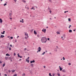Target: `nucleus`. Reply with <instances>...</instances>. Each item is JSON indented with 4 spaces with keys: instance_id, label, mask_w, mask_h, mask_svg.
<instances>
[{
    "instance_id": "nucleus-56",
    "label": "nucleus",
    "mask_w": 76,
    "mask_h": 76,
    "mask_svg": "<svg viewBox=\"0 0 76 76\" xmlns=\"http://www.w3.org/2000/svg\"><path fill=\"white\" fill-rule=\"evenodd\" d=\"M20 60H21V59H19V61H20Z\"/></svg>"
},
{
    "instance_id": "nucleus-50",
    "label": "nucleus",
    "mask_w": 76,
    "mask_h": 76,
    "mask_svg": "<svg viewBox=\"0 0 76 76\" xmlns=\"http://www.w3.org/2000/svg\"><path fill=\"white\" fill-rule=\"evenodd\" d=\"M15 42H17V40H16V39L15 40Z\"/></svg>"
},
{
    "instance_id": "nucleus-57",
    "label": "nucleus",
    "mask_w": 76,
    "mask_h": 76,
    "mask_svg": "<svg viewBox=\"0 0 76 76\" xmlns=\"http://www.w3.org/2000/svg\"><path fill=\"white\" fill-rule=\"evenodd\" d=\"M27 36L28 38V37H29V36H28H28Z\"/></svg>"
},
{
    "instance_id": "nucleus-29",
    "label": "nucleus",
    "mask_w": 76,
    "mask_h": 76,
    "mask_svg": "<svg viewBox=\"0 0 76 76\" xmlns=\"http://www.w3.org/2000/svg\"><path fill=\"white\" fill-rule=\"evenodd\" d=\"M5 66V64H4L3 65V67H4Z\"/></svg>"
},
{
    "instance_id": "nucleus-8",
    "label": "nucleus",
    "mask_w": 76,
    "mask_h": 76,
    "mask_svg": "<svg viewBox=\"0 0 76 76\" xmlns=\"http://www.w3.org/2000/svg\"><path fill=\"white\" fill-rule=\"evenodd\" d=\"M25 36H28V33H27V32H26L25 33Z\"/></svg>"
},
{
    "instance_id": "nucleus-60",
    "label": "nucleus",
    "mask_w": 76,
    "mask_h": 76,
    "mask_svg": "<svg viewBox=\"0 0 76 76\" xmlns=\"http://www.w3.org/2000/svg\"><path fill=\"white\" fill-rule=\"evenodd\" d=\"M45 52H46V53L47 52V50H46V51H45Z\"/></svg>"
},
{
    "instance_id": "nucleus-46",
    "label": "nucleus",
    "mask_w": 76,
    "mask_h": 76,
    "mask_svg": "<svg viewBox=\"0 0 76 76\" xmlns=\"http://www.w3.org/2000/svg\"><path fill=\"white\" fill-rule=\"evenodd\" d=\"M0 63H2V62L1 61H0Z\"/></svg>"
},
{
    "instance_id": "nucleus-24",
    "label": "nucleus",
    "mask_w": 76,
    "mask_h": 76,
    "mask_svg": "<svg viewBox=\"0 0 76 76\" xmlns=\"http://www.w3.org/2000/svg\"><path fill=\"white\" fill-rule=\"evenodd\" d=\"M44 54H45V52H43V53H42V55H44Z\"/></svg>"
},
{
    "instance_id": "nucleus-12",
    "label": "nucleus",
    "mask_w": 76,
    "mask_h": 76,
    "mask_svg": "<svg viewBox=\"0 0 76 76\" xmlns=\"http://www.w3.org/2000/svg\"><path fill=\"white\" fill-rule=\"evenodd\" d=\"M23 2H24V3H26V0H23Z\"/></svg>"
},
{
    "instance_id": "nucleus-39",
    "label": "nucleus",
    "mask_w": 76,
    "mask_h": 76,
    "mask_svg": "<svg viewBox=\"0 0 76 76\" xmlns=\"http://www.w3.org/2000/svg\"><path fill=\"white\" fill-rule=\"evenodd\" d=\"M13 76H17V75L15 74Z\"/></svg>"
},
{
    "instance_id": "nucleus-37",
    "label": "nucleus",
    "mask_w": 76,
    "mask_h": 76,
    "mask_svg": "<svg viewBox=\"0 0 76 76\" xmlns=\"http://www.w3.org/2000/svg\"><path fill=\"white\" fill-rule=\"evenodd\" d=\"M57 33L58 34H60L59 32H57Z\"/></svg>"
},
{
    "instance_id": "nucleus-35",
    "label": "nucleus",
    "mask_w": 76,
    "mask_h": 76,
    "mask_svg": "<svg viewBox=\"0 0 76 76\" xmlns=\"http://www.w3.org/2000/svg\"><path fill=\"white\" fill-rule=\"evenodd\" d=\"M48 9H49V10H51V9L50 8V7H48Z\"/></svg>"
},
{
    "instance_id": "nucleus-13",
    "label": "nucleus",
    "mask_w": 76,
    "mask_h": 76,
    "mask_svg": "<svg viewBox=\"0 0 76 76\" xmlns=\"http://www.w3.org/2000/svg\"><path fill=\"white\" fill-rule=\"evenodd\" d=\"M5 32V31H4L3 32H3H1V34H4V33Z\"/></svg>"
},
{
    "instance_id": "nucleus-20",
    "label": "nucleus",
    "mask_w": 76,
    "mask_h": 76,
    "mask_svg": "<svg viewBox=\"0 0 76 76\" xmlns=\"http://www.w3.org/2000/svg\"><path fill=\"white\" fill-rule=\"evenodd\" d=\"M62 70V68L61 67H60V71H61V70Z\"/></svg>"
},
{
    "instance_id": "nucleus-45",
    "label": "nucleus",
    "mask_w": 76,
    "mask_h": 76,
    "mask_svg": "<svg viewBox=\"0 0 76 76\" xmlns=\"http://www.w3.org/2000/svg\"><path fill=\"white\" fill-rule=\"evenodd\" d=\"M10 38H11V39H13V37H10Z\"/></svg>"
},
{
    "instance_id": "nucleus-58",
    "label": "nucleus",
    "mask_w": 76,
    "mask_h": 76,
    "mask_svg": "<svg viewBox=\"0 0 76 76\" xmlns=\"http://www.w3.org/2000/svg\"><path fill=\"white\" fill-rule=\"evenodd\" d=\"M46 28H48V26Z\"/></svg>"
},
{
    "instance_id": "nucleus-17",
    "label": "nucleus",
    "mask_w": 76,
    "mask_h": 76,
    "mask_svg": "<svg viewBox=\"0 0 76 76\" xmlns=\"http://www.w3.org/2000/svg\"><path fill=\"white\" fill-rule=\"evenodd\" d=\"M57 75L58 76H60V75L59 73H57Z\"/></svg>"
},
{
    "instance_id": "nucleus-44",
    "label": "nucleus",
    "mask_w": 76,
    "mask_h": 76,
    "mask_svg": "<svg viewBox=\"0 0 76 76\" xmlns=\"http://www.w3.org/2000/svg\"><path fill=\"white\" fill-rule=\"evenodd\" d=\"M14 56H16V53H14Z\"/></svg>"
},
{
    "instance_id": "nucleus-4",
    "label": "nucleus",
    "mask_w": 76,
    "mask_h": 76,
    "mask_svg": "<svg viewBox=\"0 0 76 76\" xmlns=\"http://www.w3.org/2000/svg\"><path fill=\"white\" fill-rule=\"evenodd\" d=\"M35 63V61L34 60L30 61V63Z\"/></svg>"
},
{
    "instance_id": "nucleus-7",
    "label": "nucleus",
    "mask_w": 76,
    "mask_h": 76,
    "mask_svg": "<svg viewBox=\"0 0 76 76\" xmlns=\"http://www.w3.org/2000/svg\"><path fill=\"white\" fill-rule=\"evenodd\" d=\"M3 37H4V35H1V37L0 36V38H3Z\"/></svg>"
},
{
    "instance_id": "nucleus-3",
    "label": "nucleus",
    "mask_w": 76,
    "mask_h": 76,
    "mask_svg": "<svg viewBox=\"0 0 76 76\" xmlns=\"http://www.w3.org/2000/svg\"><path fill=\"white\" fill-rule=\"evenodd\" d=\"M17 55H18V58L20 57V58H22V57L21 56L19 55V53H18Z\"/></svg>"
},
{
    "instance_id": "nucleus-27",
    "label": "nucleus",
    "mask_w": 76,
    "mask_h": 76,
    "mask_svg": "<svg viewBox=\"0 0 76 76\" xmlns=\"http://www.w3.org/2000/svg\"><path fill=\"white\" fill-rule=\"evenodd\" d=\"M68 19L69 20L68 21H70V20H71L70 18H68Z\"/></svg>"
},
{
    "instance_id": "nucleus-21",
    "label": "nucleus",
    "mask_w": 76,
    "mask_h": 76,
    "mask_svg": "<svg viewBox=\"0 0 76 76\" xmlns=\"http://www.w3.org/2000/svg\"><path fill=\"white\" fill-rule=\"evenodd\" d=\"M5 60H7V59L8 58V57H5Z\"/></svg>"
},
{
    "instance_id": "nucleus-30",
    "label": "nucleus",
    "mask_w": 76,
    "mask_h": 76,
    "mask_svg": "<svg viewBox=\"0 0 76 76\" xmlns=\"http://www.w3.org/2000/svg\"><path fill=\"white\" fill-rule=\"evenodd\" d=\"M8 55H9V54H8V53H7V54H6V56H8Z\"/></svg>"
},
{
    "instance_id": "nucleus-9",
    "label": "nucleus",
    "mask_w": 76,
    "mask_h": 76,
    "mask_svg": "<svg viewBox=\"0 0 76 76\" xmlns=\"http://www.w3.org/2000/svg\"><path fill=\"white\" fill-rule=\"evenodd\" d=\"M0 23H2L3 22V20H2V19H0Z\"/></svg>"
},
{
    "instance_id": "nucleus-15",
    "label": "nucleus",
    "mask_w": 76,
    "mask_h": 76,
    "mask_svg": "<svg viewBox=\"0 0 76 76\" xmlns=\"http://www.w3.org/2000/svg\"><path fill=\"white\" fill-rule=\"evenodd\" d=\"M37 37L38 38H39V37H40V35L39 34H38L37 35Z\"/></svg>"
},
{
    "instance_id": "nucleus-26",
    "label": "nucleus",
    "mask_w": 76,
    "mask_h": 76,
    "mask_svg": "<svg viewBox=\"0 0 76 76\" xmlns=\"http://www.w3.org/2000/svg\"><path fill=\"white\" fill-rule=\"evenodd\" d=\"M71 26H72L71 25H70L69 27V28H70V27H71Z\"/></svg>"
},
{
    "instance_id": "nucleus-6",
    "label": "nucleus",
    "mask_w": 76,
    "mask_h": 76,
    "mask_svg": "<svg viewBox=\"0 0 76 76\" xmlns=\"http://www.w3.org/2000/svg\"><path fill=\"white\" fill-rule=\"evenodd\" d=\"M34 34H35V35H37V32H36V31H35V30H34Z\"/></svg>"
},
{
    "instance_id": "nucleus-52",
    "label": "nucleus",
    "mask_w": 76,
    "mask_h": 76,
    "mask_svg": "<svg viewBox=\"0 0 76 76\" xmlns=\"http://www.w3.org/2000/svg\"><path fill=\"white\" fill-rule=\"evenodd\" d=\"M64 13H66V11H64Z\"/></svg>"
},
{
    "instance_id": "nucleus-14",
    "label": "nucleus",
    "mask_w": 76,
    "mask_h": 76,
    "mask_svg": "<svg viewBox=\"0 0 76 76\" xmlns=\"http://www.w3.org/2000/svg\"><path fill=\"white\" fill-rule=\"evenodd\" d=\"M69 32H72V30H69Z\"/></svg>"
},
{
    "instance_id": "nucleus-2",
    "label": "nucleus",
    "mask_w": 76,
    "mask_h": 76,
    "mask_svg": "<svg viewBox=\"0 0 76 76\" xmlns=\"http://www.w3.org/2000/svg\"><path fill=\"white\" fill-rule=\"evenodd\" d=\"M38 50L39 52H40V51H41V47H39L38 48Z\"/></svg>"
},
{
    "instance_id": "nucleus-42",
    "label": "nucleus",
    "mask_w": 76,
    "mask_h": 76,
    "mask_svg": "<svg viewBox=\"0 0 76 76\" xmlns=\"http://www.w3.org/2000/svg\"><path fill=\"white\" fill-rule=\"evenodd\" d=\"M8 72H9V73H10V72H11V71H10V70H9L8 71Z\"/></svg>"
},
{
    "instance_id": "nucleus-43",
    "label": "nucleus",
    "mask_w": 76,
    "mask_h": 76,
    "mask_svg": "<svg viewBox=\"0 0 76 76\" xmlns=\"http://www.w3.org/2000/svg\"><path fill=\"white\" fill-rule=\"evenodd\" d=\"M10 47H12V45H10Z\"/></svg>"
},
{
    "instance_id": "nucleus-31",
    "label": "nucleus",
    "mask_w": 76,
    "mask_h": 76,
    "mask_svg": "<svg viewBox=\"0 0 76 76\" xmlns=\"http://www.w3.org/2000/svg\"><path fill=\"white\" fill-rule=\"evenodd\" d=\"M49 1H50V2H52V1L51 0H48Z\"/></svg>"
},
{
    "instance_id": "nucleus-23",
    "label": "nucleus",
    "mask_w": 76,
    "mask_h": 76,
    "mask_svg": "<svg viewBox=\"0 0 76 76\" xmlns=\"http://www.w3.org/2000/svg\"><path fill=\"white\" fill-rule=\"evenodd\" d=\"M22 76H25V73H23L22 74Z\"/></svg>"
},
{
    "instance_id": "nucleus-61",
    "label": "nucleus",
    "mask_w": 76,
    "mask_h": 76,
    "mask_svg": "<svg viewBox=\"0 0 76 76\" xmlns=\"http://www.w3.org/2000/svg\"><path fill=\"white\" fill-rule=\"evenodd\" d=\"M29 60H28V63H29Z\"/></svg>"
},
{
    "instance_id": "nucleus-33",
    "label": "nucleus",
    "mask_w": 76,
    "mask_h": 76,
    "mask_svg": "<svg viewBox=\"0 0 76 76\" xmlns=\"http://www.w3.org/2000/svg\"><path fill=\"white\" fill-rule=\"evenodd\" d=\"M52 75H53V76H55V74H53Z\"/></svg>"
},
{
    "instance_id": "nucleus-16",
    "label": "nucleus",
    "mask_w": 76,
    "mask_h": 76,
    "mask_svg": "<svg viewBox=\"0 0 76 76\" xmlns=\"http://www.w3.org/2000/svg\"><path fill=\"white\" fill-rule=\"evenodd\" d=\"M30 66L32 67H34V64H31Z\"/></svg>"
},
{
    "instance_id": "nucleus-55",
    "label": "nucleus",
    "mask_w": 76,
    "mask_h": 76,
    "mask_svg": "<svg viewBox=\"0 0 76 76\" xmlns=\"http://www.w3.org/2000/svg\"><path fill=\"white\" fill-rule=\"evenodd\" d=\"M28 59H29V57H28V58H27Z\"/></svg>"
},
{
    "instance_id": "nucleus-53",
    "label": "nucleus",
    "mask_w": 76,
    "mask_h": 76,
    "mask_svg": "<svg viewBox=\"0 0 76 76\" xmlns=\"http://www.w3.org/2000/svg\"><path fill=\"white\" fill-rule=\"evenodd\" d=\"M21 22H22V23H23L24 22V21H22Z\"/></svg>"
},
{
    "instance_id": "nucleus-59",
    "label": "nucleus",
    "mask_w": 76,
    "mask_h": 76,
    "mask_svg": "<svg viewBox=\"0 0 76 76\" xmlns=\"http://www.w3.org/2000/svg\"><path fill=\"white\" fill-rule=\"evenodd\" d=\"M20 22H22V21L21 20H20Z\"/></svg>"
},
{
    "instance_id": "nucleus-18",
    "label": "nucleus",
    "mask_w": 76,
    "mask_h": 76,
    "mask_svg": "<svg viewBox=\"0 0 76 76\" xmlns=\"http://www.w3.org/2000/svg\"><path fill=\"white\" fill-rule=\"evenodd\" d=\"M6 5H7V3H5L4 4V6H6Z\"/></svg>"
},
{
    "instance_id": "nucleus-32",
    "label": "nucleus",
    "mask_w": 76,
    "mask_h": 76,
    "mask_svg": "<svg viewBox=\"0 0 76 76\" xmlns=\"http://www.w3.org/2000/svg\"><path fill=\"white\" fill-rule=\"evenodd\" d=\"M49 12L50 13H51V10H50L49 11Z\"/></svg>"
},
{
    "instance_id": "nucleus-34",
    "label": "nucleus",
    "mask_w": 76,
    "mask_h": 76,
    "mask_svg": "<svg viewBox=\"0 0 76 76\" xmlns=\"http://www.w3.org/2000/svg\"><path fill=\"white\" fill-rule=\"evenodd\" d=\"M63 60H65V58L64 57H63Z\"/></svg>"
},
{
    "instance_id": "nucleus-62",
    "label": "nucleus",
    "mask_w": 76,
    "mask_h": 76,
    "mask_svg": "<svg viewBox=\"0 0 76 76\" xmlns=\"http://www.w3.org/2000/svg\"><path fill=\"white\" fill-rule=\"evenodd\" d=\"M75 30H74L73 31H75Z\"/></svg>"
},
{
    "instance_id": "nucleus-1",
    "label": "nucleus",
    "mask_w": 76,
    "mask_h": 76,
    "mask_svg": "<svg viewBox=\"0 0 76 76\" xmlns=\"http://www.w3.org/2000/svg\"><path fill=\"white\" fill-rule=\"evenodd\" d=\"M47 38H46V37H42L41 39V41L43 43H44V42L45 43L46 42H47Z\"/></svg>"
},
{
    "instance_id": "nucleus-22",
    "label": "nucleus",
    "mask_w": 76,
    "mask_h": 76,
    "mask_svg": "<svg viewBox=\"0 0 76 76\" xmlns=\"http://www.w3.org/2000/svg\"><path fill=\"white\" fill-rule=\"evenodd\" d=\"M63 37H64V38H65V37H66V35L65 34H64Z\"/></svg>"
},
{
    "instance_id": "nucleus-54",
    "label": "nucleus",
    "mask_w": 76,
    "mask_h": 76,
    "mask_svg": "<svg viewBox=\"0 0 76 76\" xmlns=\"http://www.w3.org/2000/svg\"><path fill=\"white\" fill-rule=\"evenodd\" d=\"M43 67H44V68H45V66H44Z\"/></svg>"
},
{
    "instance_id": "nucleus-28",
    "label": "nucleus",
    "mask_w": 76,
    "mask_h": 76,
    "mask_svg": "<svg viewBox=\"0 0 76 76\" xmlns=\"http://www.w3.org/2000/svg\"><path fill=\"white\" fill-rule=\"evenodd\" d=\"M49 75L50 76H52V75H51V74L50 73H49Z\"/></svg>"
},
{
    "instance_id": "nucleus-40",
    "label": "nucleus",
    "mask_w": 76,
    "mask_h": 76,
    "mask_svg": "<svg viewBox=\"0 0 76 76\" xmlns=\"http://www.w3.org/2000/svg\"><path fill=\"white\" fill-rule=\"evenodd\" d=\"M9 50H11V48H9Z\"/></svg>"
},
{
    "instance_id": "nucleus-63",
    "label": "nucleus",
    "mask_w": 76,
    "mask_h": 76,
    "mask_svg": "<svg viewBox=\"0 0 76 76\" xmlns=\"http://www.w3.org/2000/svg\"><path fill=\"white\" fill-rule=\"evenodd\" d=\"M33 9H34V8H31V9H32V10Z\"/></svg>"
},
{
    "instance_id": "nucleus-38",
    "label": "nucleus",
    "mask_w": 76,
    "mask_h": 76,
    "mask_svg": "<svg viewBox=\"0 0 76 76\" xmlns=\"http://www.w3.org/2000/svg\"><path fill=\"white\" fill-rule=\"evenodd\" d=\"M24 50V51H26V48H25Z\"/></svg>"
},
{
    "instance_id": "nucleus-48",
    "label": "nucleus",
    "mask_w": 76,
    "mask_h": 76,
    "mask_svg": "<svg viewBox=\"0 0 76 76\" xmlns=\"http://www.w3.org/2000/svg\"><path fill=\"white\" fill-rule=\"evenodd\" d=\"M50 40V38H48V40Z\"/></svg>"
},
{
    "instance_id": "nucleus-41",
    "label": "nucleus",
    "mask_w": 76,
    "mask_h": 76,
    "mask_svg": "<svg viewBox=\"0 0 76 76\" xmlns=\"http://www.w3.org/2000/svg\"><path fill=\"white\" fill-rule=\"evenodd\" d=\"M25 39H27V37H25Z\"/></svg>"
},
{
    "instance_id": "nucleus-51",
    "label": "nucleus",
    "mask_w": 76,
    "mask_h": 76,
    "mask_svg": "<svg viewBox=\"0 0 76 76\" xmlns=\"http://www.w3.org/2000/svg\"><path fill=\"white\" fill-rule=\"evenodd\" d=\"M4 76H7V74H4Z\"/></svg>"
},
{
    "instance_id": "nucleus-25",
    "label": "nucleus",
    "mask_w": 76,
    "mask_h": 76,
    "mask_svg": "<svg viewBox=\"0 0 76 76\" xmlns=\"http://www.w3.org/2000/svg\"><path fill=\"white\" fill-rule=\"evenodd\" d=\"M12 73H13V72H15V70H12Z\"/></svg>"
},
{
    "instance_id": "nucleus-10",
    "label": "nucleus",
    "mask_w": 76,
    "mask_h": 76,
    "mask_svg": "<svg viewBox=\"0 0 76 76\" xmlns=\"http://www.w3.org/2000/svg\"><path fill=\"white\" fill-rule=\"evenodd\" d=\"M62 72H66V71L65 69H63L62 70Z\"/></svg>"
},
{
    "instance_id": "nucleus-19",
    "label": "nucleus",
    "mask_w": 76,
    "mask_h": 76,
    "mask_svg": "<svg viewBox=\"0 0 76 76\" xmlns=\"http://www.w3.org/2000/svg\"><path fill=\"white\" fill-rule=\"evenodd\" d=\"M71 64V63H68V65H69V66H70Z\"/></svg>"
},
{
    "instance_id": "nucleus-64",
    "label": "nucleus",
    "mask_w": 76,
    "mask_h": 76,
    "mask_svg": "<svg viewBox=\"0 0 76 76\" xmlns=\"http://www.w3.org/2000/svg\"><path fill=\"white\" fill-rule=\"evenodd\" d=\"M8 56H10V55L8 54Z\"/></svg>"
},
{
    "instance_id": "nucleus-49",
    "label": "nucleus",
    "mask_w": 76,
    "mask_h": 76,
    "mask_svg": "<svg viewBox=\"0 0 76 76\" xmlns=\"http://www.w3.org/2000/svg\"><path fill=\"white\" fill-rule=\"evenodd\" d=\"M18 37H19V36H18V37H17V38H18Z\"/></svg>"
},
{
    "instance_id": "nucleus-5",
    "label": "nucleus",
    "mask_w": 76,
    "mask_h": 76,
    "mask_svg": "<svg viewBox=\"0 0 76 76\" xmlns=\"http://www.w3.org/2000/svg\"><path fill=\"white\" fill-rule=\"evenodd\" d=\"M42 31L44 32V33H45V32H46V29H44H44L42 30Z\"/></svg>"
},
{
    "instance_id": "nucleus-11",
    "label": "nucleus",
    "mask_w": 76,
    "mask_h": 76,
    "mask_svg": "<svg viewBox=\"0 0 76 76\" xmlns=\"http://www.w3.org/2000/svg\"><path fill=\"white\" fill-rule=\"evenodd\" d=\"M54 51H55L56 52H57V48H55L54 49Z\"/></svg>"
},
{
    "instance_id": "nucleus-47",
    "label": "nucleus",
    "mask_w": 76,
    "mask_h": 76,
    "mask_svg": "<svg viewBox=\"0 0 76 76\" xmlns=\"http://www.w3.org/2000/svg\"><path fill=\"white\" fill-rule=\"evenodd\" d=\"M15 1V2H16V1H17V0H14Z\"/></svg>"
},
{
    "instance_id": "nucleus-36",
    "label": "nucleus",
    "mask_w": 76,
    "mask_h": 76,
    "mask_svg": "<svg viewBox=\"0 0 76 76\" xmlns=\"http://www.w3.org/2000/svg\"><path fill=\"white\" fill-rule=\"evenodd\" d=\"M11 15H12V14L10 13L9 15L10 16H11Z\"/></svg>"
}]
</instances>
